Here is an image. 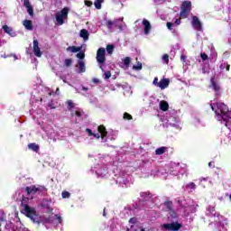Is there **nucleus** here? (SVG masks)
Segmentation results:
<instances>
[{
	"mask_svg": "<svg viewBox=\"0 0 231 231\" xmlns=\"http://www.w3.org/2000/svg\"><path fill=\"white\" fill-rule=\"evenodd\" d=\"M45 222H46V223H51V219L46 218V219H45Z\"/></svg>",
	"mask_w": 231,
	"mask_h": 231,
	"instance_id": "nucleus-60",
	"label": "nucleus"
},
{
	"mask_svg": "<svg viewBox=\"0 0 231 231\" xmlns=\"http://www.w3.org/2000/svg\"><path fill=\"white\" fill-rule=\"evenodd\" d=\"M69 12V9L68 7H64L60 12H59L56 14V21L58 24L61 26V24H64V19H68V14Z\"/></svg>",
	"mask_w": 231,
	"mask_h": 231,
	"instance_id": "nucleus-5",
	"label": "nucleus"
},
{
	"mask_svg": "<svg viewBox=\"0 0 231 231\" xmlns=\"http://www.w3.org/2000/svg\"><path fill=\"white\" fill-rule=\"evenodd\" d=\"M3 30L5 33H8V35L12 34L13 30L8 25H4Z\"/></svg>",
	"mask_w": 231,
	"mask_h": 231,
	"instance_id": "nucleus-28",
	"label": "nucleus"
},
{
	"mask_svg": "<svg viewBox=\"0 0 231 231\" xmlns=\"http://www.w3.org/2000/svg\"><path fill=\"white\" fill-rule=\"evenodd\" d=\"M222 120L225 122L226 127L231 129V116H226V118H222Z\"/></svg>",
	"mask_w": 231,
	"mask_h": 231,
	"instance_id": "nucleus-22",
	"label": "nucleus"
},
{
	"mask_svg": "<svg viewBox=\"0 0 231 231\" xmlns=\"http://www.w3.org/2000/svg\"><path fill=\"white\" fill-rule=\"evenodd\" d=\"M166 26H167L168 30H172V26H174V23H172L171 22H168L166 23Z\"/></svg>",
	"mask_w": 231,
	"mask_h": 231,
	"instance_id": "nucleus-45",
	"label": "nucleus"
},
{
	"mask_svg": "<svg viewBox=\"0 0 231 231\" xmlns=\"http://www.w3.org/2000/svg\"><path fill=\"white\" fill-rule=\"evenodd\" d=\"M175 24L180 25L181 24V18H178L175 20Z\"/></svg>",
	"mask_w": 231,
	"mask_h": 231,
	"instance_id": "nucleus-52",
	"label": "nucleus"
},
{
	"mask_svg": "<svg viewBox=\"0 0 231 231\" xmlns=\"http://www.w3.org/2000/svg\"><path fill=\"white\" fill-rule=\"evenodd\" d=\"M97 131L100 134H93L92 136H94V138H97V140L102 138V140H104V138H106V136H107V129H106V126L104 125H100L97 127Z\"/></svg>",
	"mask_w": 231,
	"mask_h": 231,
	"instance_id": "nucleus-7",
	"label": "nucleus"
},
{
	"mask_svg": "<svg viewBox=\"0 0 231 231\" xmlns=\"http://www.w3.org/2000/svg\"><path fill=\"white\" fill-rule=\"evenodd\" d=\"M226 64H227L226 62L220 64L219 69H225L226 68Z\"/></svg>",
	"mask_w": 231,
	"mask_h": 231,
	"instance_id": "nucleus-50",
	"label": "nucleus"
},
{
	"mask_svg": "<svg viewBox=\"0 0 231 231\" xmlns=\"http://www.w3.org/2000/svg\"><path fill=\"white\" fill-rule=\"evenodd\" d=\"M124 64L126 66V68H129V64H131V58L130 57H125L124 59Z\"/></svg>",
	"mask_w": 231,
	"mask_h": 231,
	"instance_id": "nucleus-32",
	"label": "nucleus"
},
{
	"mask_svg": "<svg viewBox=\"0 0 231 231\" xmlns=\"http://www.w3.org/2000/svg\"><path fill=\"white\" fill-rule=\"evenodd\" d=\"M23 26L26 28V30H33L32 20H24Z\"/></svg>",
	"mask_w": 231,
	"mask_h": 231,
	"instance_id": "nucleus-23",
	"label": "nucleus"
},
{
	"mask_svg": "<svg viewBox=\"0 0 231 231\" xmlns=\"http://www.w3.org/2000/svg\"><path fill=\"white\" fill-rule=\"evenodd\" d=\"M168 212L171 217H172V219H176V217H178V213H176V210H174V208L171 210H169Z\"/></svg>",
	"mask_w": 231,
	"mask_h": 231,
	"instance_id": "nucleus-29",
	"label": "nucleus"
},
{
	"mask_svg": "<svg viewBox=\"0 0 231 231\" xmlns=\"http://www.w3.org/2000/svg\"><path fill=\"white\" fill-rule=\"evenodd\" d=\"M140 196L142 198V199L140 201H149V199H151V198H152V194H151L149 191L146 192H141Z\"/></svg>",
	"mask_w": 231,
	"mask_h": 231,
	"instance_id": "nucleus-14",
	"label": "nucleus"
},
{
	"mask_svg": "<svg viewBox=\"0 0 231 231\" xmlns=\"http://www.w3.org/2000/svg\"><path fill=\"white\" fill-rule=\"evenodd\" d=\"M169 84H171V80H169V79L164 78L160 80L158 88H161L162 89H166V88H169Z\"/></svg>",
	"mask_w": 231,
	"mask_h": 231,
	"instance_id": "nucleus-12",
	"label": "nucleus"
},
{
	"mask_svg": "<svg viewBox=\"0 0 231 231\" xmlns=\"http://www.w3.org/2000/svg\"><path fill=\"white\" fill-rule=\"evenodd\" d=\"M162 60L165 62V64H169V54H163Z\"/></svg>",
	"mask_w": 231,
	"mask_h": 231,
	"instance_id": "nucleus-38",
	"label": "nucleus"
},
{
	"mask_svg": "<svg viewBox=\"0 0 231 231\" xmlns=\"http://www.w3.org/2000/svg\"><path fill=\"white\" fill-rule=\"evenodd\" d=\"M152 84H153V86H157V88H158V84H160V82H158V77H155L153 79Z\"/></svg>",
	"mask_w": 231,
	"mask_h": 231,
	"instance_id": "nucleus-47",
	"label": "nucleus"
},
{
	"mask_svg": "<svg viewBox=\"0 0 231 231\" xmlns=\"http://www.w3.org/2000/svg\"><path fill=\"white\" fill-rule=\"evenodd\" d=\"M217 107L220 113L217 114L220 118H226V116H231V111L228 110V106L225 105V103H218Z\"/></svg>",
	"mask_w": 231,
	"mask_h": 231,
	"instance_id": "nucleus-4",
	"label": "nucleus"
},
{
	"mask_svg": "<svg viewBox=\"0 0 231 231\" xmlns=\"http://www.w3.org/2000/svg\"><path fill=\"white\" fill-rule=\"evenodd\" d=\"M136 221H137L136 217H131L129 220V223L131 225H136Z\"/></svg>",
	"mask_w": 231,
	"mask_h": 231,
	"instance_id": "nucleus-46",
	"label": "nucleus"
},
{
	"mask_svg": "<svg viewBox=\"0 0 231 231\" xmlns=\"http://www.w3.org/2000/svg\"><path fill=\"white\" fill-rule=\"evenodd\" d=\"M160 109L161 111H169V103L167 101L162 100L160 102Z\"/></svg>",
	"mask_w": 231,
	"mask_h": 231,
	"instance_id": "nucleus-18",
	"label": "nucleus"
},
{
	"mask_svg": "<svg viewBox=\"0 0 231 231\" xmlns=\"http://www.w3.org/2000/svg\"><path fill=\"white\" fill-rule=\"evenodd\" d=\"M32 50L35 57H42V51H41V48L39 47V41L35 38L32 42Z\"/></svg>",
	"mask_w": 231,
	"mask_h": 231,
	"instance_id": "nucleus-9",
	"label": "nucleus"
},
{
	"mask_svg": "<svg viewBox=\"0 0 231 231\" xmlns=\"http://www.w3.org/2000/svg\"><path fill=\"white\" fill-rule=\"evenodd\" d=\"M54 217H56L58 223H60V224L62 223V217H60V215L56 214V215L54 216Z\"/></svg>",
	"mask_w": 231,
	"mask_h": 231,
	"instance_id": "nucleus-43",
	"label": "nucleus"
},
{
	"mask_svg": "<svg viewBox=\"0 0 231 231\" xmlns=\"http://www.w3.org/2000/svg\"><path fill=\"white\" fill-rule=\"evenodd\" d=\"M208 167H210L211 169H214V167H216L215 162H210L208 163Z\"/></svg>",
	"mask_w": 231,
	"mask_h": 231,
	"instance_id": "nucleus-53",
	"label": "nucleus"
},
{
	"mask_svg": "<svg viewBox=\"0 0 231 231\" xmlns=\"http://www.w3.org/2000/svg\"><path fill=\"white\" fill-rule=\"evenodd\" d=\"M124 120H133V116L131 114L125 112L123 116Z\"/></svg>",
	"mask_w": 231,
	"mask_h": 231,
	"instance_id": "nucleus-33",
	"label": "nucleus"
},
{
	"mask_svg": "<svg viewBox=\"0 0 231 231\" xmlns=\"http://www.w3.org/2000/svg\"><path fill=\"white\" fill-rule=\"evenodd\" d=\"M200 58L202 60H208V55H207V53H201Z\"/></svg>",
	"mask_w": 231,
	"mask_h": 231,
	"instance_id": "nucleus-42",
	"label": "nucleus"
},
{
	"mask_svg": "<svg viewBox=\"0 0 231 231\" xmlns=\"http://www.w3.org/2000/svg\"><path fill=\"white\" fill-rule=\"evenodd\" d=\"M113 24H115V23H113V21L108 20L106 22V27L108 28V30H111V28H113Z\"/></svg>",
	"mask_w": 231,
	"mask_h": 231,
	"instance_id": "nucleus-37",
	"label": "nucleus"
},
{
	"mask_svg": "<svg viewBox=\"0 0 231 231\" xmlns=\"http://www.w3.org/2000/svg\"><path fill=\"white\" fill-rule=\"evenodd\" d=\"M161 1H163V2L167 1L168 3H171V0H153V3L158 4V3H161Z\"/></svg>",
	"mask_w": 231,
	"mask_h": 231,
	"instance_id": "nucleus-56",
	"label": "nucleus"
},
{
	"mask_svg": "<svg viewBox=\"0 0 231 231\" xmlns=\"http://www.w3.org/2000/svg\"><path fill=\"white\" fill-rule=\"evenodd\" d=\"M141 231H145V229L143 227H140Z\"/></svg>",
	"mask_w": 231,
	"mask_h": 231,
	"instance_id": "nucleus-62",
	"label": "nucleus"
},
{
	"mask_svg": "<svg viewBox=\"0 0 231 231\" xmlns=\"http://www.w3.org/2000/svg\"><path fill=\"white\" fill-rule=\"evenodd\" d=\"M226 70L230 71V64L226 63Z\"/></svg>",
	"mask_w": 231,
	"mask_h": 231,
	"instance_id": "nucleus-57",
	"label": "nucleus"
},
{
	"mask_svg": "<svg viewBox=\"0 0 231 231\" xmlns=\"http://www.w3.org/2000/svg\"><path fill=\"white\" fill-rule=\"evenodd\" d=\"M51 201H50V200H48V199H45V200H43L42 201V208H46L47 210H48V208H50V203H51Z\"/></svg>",
	"mask_w": 231,
	"mask_h": 231,
	"instance_id": "nucleus-27",
	"label": "nucleus"
},
{
	"mask_svg": "<svg viewBox=\"0 0 231 231\" xmlns=\"http://www.w3.org/2000/svg\"><path fill=\"white\" fill-rule=\"evenodd\" d=\"M64 64L67 68H69L71 66V64H73V60L71 59H66L64 60Z\"/></svg>",
	"mask_w": 231,
	"mask_h": 231,
	"instance_id": "nucleus-31",
	"label": "nucleus"
},
{
	"mask_svg": "<svg viewBox=\"0 0 231 231\" xmlns=\"http://www.w3.org/2000/svg\"><path fill=\"white\" fill-rule=\"evenodd\" d=\"M164 152H167V147L166 146H162V147H159L155 150V154L157 156H162V154H164Z\"/></svg>",
	"mask_w": 231,
	"mask_h": 231,
	"instance_id": "nucleus-19",
	"label": "nucleus"
},
{
	"mask_svg": "<svg viewBox=\"0 0 231 231\" xmlns=\"http://www.w3.org/2000/svg\"><path fill=\"white\" fill-rule=\"evenodd\" d=\"M40 102L42 103V98L40 99Z\"/></svg>",
	"mask_w": 231,
	"mask_h": 231,
	"instance_id": "nucleus-63",
	"label": "nucleus"
},
{
	"mask_svg": "<svg viewBox=\"0 0 231 231\" xmlns=\"http://www.w3.org/2000/svg\"><path fill=\"white\" fill-rule=\"evenodd\" d=\"M22 214H24L26 217H29L32 223H37V225H41V221L37 220L35 217L37 216V211L35 210V208H32L28 205V198L23 197L22 202Z\"/></svg>",
	"mask_w": 231,
	"mask_h": 231,
	"instance_id": "nucleus-1",
	"label": "nucleus"
},
{
	"mask_svg": "<svg viewBox=\"0 0 231 231\" xmlns=\"http://www.w3.org/2000/svg\"><path fill=\"white\" fill-rule=\"evenodd\" d=\"M61 196H62V198H63L64 199H66L69 198V196H71V194H70L69 191H63V192L61 193Z\"/></svg>",
	"mask_w": 231,
	"mask_h": 231,
	"instance_id": "nucleus-35",
	"label": "nucleus"
},
{
	"mask_svg": "<svg viewBox=\"0 0 231 231\" xmlns=\"http://www.w3.org/2000/svg\"><path fill=\"white\" fill-rule=\"evenodd\" d=\"M51 212H53V208L50 206L49 208H47V214H51Z\"/></svg>",
	"mask_w": 231,
	"mask_h": 231,
	"instance_id": "nucleus-55",
	"label": "nucleus"
},
{
	"mask_svg": "<svg viewBox=\"0 0 231 231\" xmlns=\"http://www.w3.org/2000/svg\"><path fill=\"white\" fill-rule=\"evenodd\" d=\"M229 199L231 200V194H230V196H229Z\"/></svg>",
	"mask_w": 231,
	"mask_h": 231,
	"instance_id": "nucleus-64",
	"label": "nucleus"
},
{
	"mask_svg": "<svg viewBox=\"0 0 231 231\" xmlns=\"http://www.w3.org/2000/svg\"><path fill=\"white\" fill-rule=\"evenodd\" d=\"M164 207L166 208V212H169V210H172L174 204L172 203V200H166L164 201Z\"/></svg>",
	"mask_w": 231,
	"mask_h": 231,
	"instance_id": "nucleus-20",
	"label": "nucleus"
},
{
	"mask_svg": "<svg viewBox=\"0 0 231 231\" xmlns=\"http://www.w3.org/2000/svg\"><path fill=\"white\" fill-rule=\"evenodd\" d=\"M76 57H77L78 59H80L79 60H84V58L86 57V54H85L84 52H79V53L76 55Z\"/></svg>",
	"mask_w": 231,
	"mask_h": 231,
	"instance_id": "nucleus-36",
	"label": "nucleus"
},
{
	"mask_svg": "<svg viewBox=\"0 0 231 231\" xmlns=\"http://www.w3.org/2000/svg\"><path fill=\"white\" fill-rule=\"evenodd\" d=\"M82 47L70 46L67 48V51H71L72 53H78V51H81Z\"/></svg>",
	"mask_w": 231,
	"mask_h": 231,
	"instance_id": "nucleus-21",
	"label": "nucleus"
},
{
	"mask_svg": "<svg viewBox=\"0 0 231 231\" xmlns=\"http://www.w3.org/2000/svg\"><path fill=\"white\" fill-rule=\"evenodd\" d=\"M191 24L195 30H198V32H201V30H203V25L201 24V22L198 16H192Z\"/></svg>",
	"mask_w": 231,
	"mask_h": 231,
	"instance_id": "nucleus-10",
	"label": "nucleus"
},
{
	"mask_svg": "<svg viewBox=\"0 0 231 231\" xmlns=\"http://www.w3.org/2000/svg\"><path fill=\"white\" fill-rule=\"evenodd\" d=\"M67 104H68L69 109H73V107H75V104L71 100H68Z\"/></svg>",
	"mask_w": 231,
	"mask_h": 231,
	"instance_id": "nucleus-39",
	"label": "nucleus"
},
{
	"mask_svg": "<svg viewBox=\"0 0 231 231\" xmlns=\"http://www.w3.org/2000/svg\"><path fill=\"white\" fill-rule=\"evenodd\" d=\"M0 221H5V218L3 217H1Z\"/></svg>",
	"mask_w": 231,
	"mask_h": 231,
	"instance_id": "nucleus-61",
	"label": "nucleus"
},
{
	"mask_svg": "<svg viewBox=\"0 0 231 231\" xmlns=\"http://www.w3.org/2000/svg\"><path fill=\"white\" fill-rule=\"evenodd\" d=\"M84 3L86 6H88V7L93 6V2H91L90 0H85Z\"/></svg>",
	"mask_w": 231,
	"mask_h": 231,
	"instance_id": "nucleus-40",
	"label": "nucleus"
},
{
	"mask_svg": "<svg viewBox=\"0 0 231 231\" xmlns=\"http://www.w3.org/2000/svg\"><path fill=\"white\" fill-rule=\"evenodd\" d=\"M186 189H190L191 190H196V184L194 182H189L186 185Z\"/></svg>",
	"mask_w": 231,
	"mask_h": 231,
	"instance_id": "nucleus-30",
	"label": "nucleus"
},
{
	"mask_svg": "<svg viewBox=\"0 0 231 231\" xmlns=\"http://www.w3.org/2000/svg\"><path fill=\"white\" fill-rule=\"evenodd\" d=\"M92 82H93L94 84H100V79H97V78H94V79H92Z\"/></svg>",
	"mask_w": 231,
	"mask_h": 231,
	"instance_id": "nucleus-49",
	"label": "nucleus"
},
{
	"mask_svg": "<svg viewBox=\"0 0 231 231\" xmlns=\"http://www.w3.org/2000/svg\"><path fill=\"white\" fill-rule=\"evenodd\" d=\"M25 192H27V196H30V194L35 196V194H37V186L32 185L30 187H25Z\"/></svg>",
	"mask_w": 231,
	"mask_h": 231,
	"instance_id": "nucleus-13",
	"label": "nucleus"
},
{
	"mask_svg": "<svg viewBox=\"0 0 231 231\" xmlns=\"http://www.w3.org/2000/svg\"><path fill=\"white\" fill-rule=\"evenodd\" d=\"M192 11V2L184 1L180 5V19H187L189 15H190V12Z\"/></svg>",
	"mask_w": 231,
	"mask_h": 231,
	"instance_id": "nucleus-2",
	"label": "nucleus"
},
{
	"mask_svg": "<svg viewBox=\"0 0 231 231\" xmlns=\"http://www.w3.org/2000/svg\"><path fill=\"white\" fill-rule=\"evenodd\" d=\"M79 37H81V39H83L84 41H88L89 40V32H88V30H86V29H82L79 32Z\"/></svg>",
	"mask_w": 231,
	"mask_h": 231,
	"instance_id": "nucleus-17",
	"label": "nucleus"
},
{
	"mask_svg": "<svg viewBox=\"0 0 231 231\" xmlns=\"http://www.w3.org/2000/svg\"><path fill=\"white\" fill-rule=\"evenodd\" d=\"M28 149L33 151L34 152H39V146L35 143H32L28 144Z\"/></svg>",
	"mask_w": 231,
	"mask_h": 231,
	"instance_id": "nucleus-24",
	"label": "nucleus"
},
{
	"mask_svg": "<svg viewBox=\"0 0 231 231\" xmlns=\"http://www.w3.org/2000/svg\"><path fill=\"white\" fill-rule=\"evenodd\" d=\"M75 115H76V116L80 117V116H82V112L77 110V111L75 112Z\"/></svg>",
	"mask_w": 231,
	"mask_h": 231,
	"instance_id": "nucleus-54",
	"label": "nucleus"
},
{
	"mask_svg": "<svg viewBox=\"0 0 231 231\" xmlns=\"http://www.w3.org/2000/svg\"><path fill=\"white\" fill-rule=\"evenodd\" d=\"M86 133H88V136H93V134H94L93 131L89 128L86 129Z\"/></svg>",
	"mask_w": 231,
	"mask_h": 231,
	"instance_id": "nucleus-48",
	"label": "nucleus"
},
{
	"mask_svg": "<svg viewBox=\"0 0 231 231\" xmlns=\"http://www.w3.org/2000/svg\"><path fill=\"white\" fill-rule=\"evenodd\" d=\"M182 225L179 222H171L161 225V230L162 231H180L181 230Z\"/></svg>",
	"mask_w": 231,
	"mask_h": 231,
	"instance_id": "nucleus-3",
	"label": "nucleus"
},
{
	"mask_svg": "<svg viewBox=\"0 0 231 231\" xmlns=\"http://www.w3.org/2000/svg\"><path fill=\"white\" fill-rule=\"evenodd\" d=\"M111 79V71H106L105 72V79L107 80Z\"/></svg>",
	"mask_w": 231,
	"mask_h": 231,
	"instance_id": "nucleus-41",
	"label": "nucleus"
},
{
	"mask_svg": "<svg viewBox=\"0 0 231 231\" xmlns=\"http://www.w3.org/2000/svg\"><path fill=\"white\" fill-rule=\"evenodd\" d=\"M98 64H100V69H104L102 66L106 64V49L105 48H99L97 51V57H96Z\"/></svg>",
	"mask_w": 231,
	"mask_h": 231,
	"instance_id": "nucleus-6",
	"label": "nucleus"
},
{
	"mask_svg": "<svg viewBox=\"0 0 231 231\" xmlns=\"http://www.w3.org/2000/svg\"><path fill=\"white\" fill-rule=\"evenodd\" d=\"M180 60H181L182 62H187V56L181 55V56H180Z\"/></svg>",
	"mask_w": 231,
	"mask_h": 231,
	"instance_id": "nucleus-51",
	"label": "nucleus"
},
{
	"mask_svg": "<svg viewBox=\"0 0 231 231\" xmlns=\"http://www.w3.org/2000/svg\"><path fill=\"white\" fill-rule=\"evenodd\" d=\"M114 51H115V45H113V44L106 45V51H107L108 55H113Z\"/></svg>",
	"mask_w": 231,
	"mask_h": 231,
	"instance_id": "nucleus-26",
	"label": "nucleus"
},
{
	"mask_svg": "<svg viewBox=\"0 0 231 231\" xmlns=\"http://www.w3.org/2000/svg\"><path fill=\"white\" fill-rule=\"evenodd\" d=\"M211 88L214 89L217 97H221V86L216 81V77L210 79Z\"/></svg>",
	"mask_w": 231,
	"mask_h": 231,
	"instance_id": "nucleus-8",
	"label": "nucleus"
},
{
	"mask_svg": "<svg viewBox=\"0 0 231 231\" xmlns=\"http://www.w3.org/2000/svg\"><path fill=\"white\" fill-rule=\"evenodd\" d=\"M49 107H51V109H55V106H53L51 103L49 104Z\"/></svg>",
	"mask_w": 231,
	"mask_h": 231,
	"instance_id": "nucleus-58",
	"label": "nucleus"
},
{
	"mask_svg": "<svg viewBox=\"0 0 231 231\" xmlns=\"http://www.w3.org/2000/svg\"><path fill=\"white\" fill-rule=\"evenodd\" d=\"M133 69H136L137 71L140 70V69H142V63H138L137 66H136V65H134V66H133Z\"/></svg>",
	"mask_w": 231,
	"mask_h": 231,
	"instance_id": "nucleus-44",
	"label": "nucleus"
},
{
	"mask_svg": "<svg viewBox=\"0 0 231 231\" xmlns=\"http://www.w3.org/2000/svg\"><path fill=\"white\" fill-rule=\"evenodd\" d=\"M37 194H42V192H48V189H46L44 186H36Z\"/></svg>",
	"mask_w": 231,
	"mask_h": 231,
	"instance_id": "nucleus-25",
	"label": "nucleus"
},
{
	"mask_svg": "<svg viewBox=\"0 0 231 231\" xmlns=\"http://www.w3.org/2000/svg\"><path fill=\"white\" fill-rule=\"evenodd\" d=\"M23 5L27 8V12L31 17H33V6L30 3V0H23Z\"/></svg>",
	"mask_w": 231,
	"mask_h": 231,
	"instance_id": "nucleus-11",
	"label": "nucleus"
},
{
	"mask_svg": "<svg viewBox=\"0 0 231 231\" xmlns=\"http://www.w3.org/2000/svg\"><path fill=\"white\" fill-rule=\"evenodd\" d=\"M143 24L144 26V34L149 35L151 32V23L148 20H143Z\"/></svg>",
	"mask_w": 231,
	"mask_h": 231,
	"instance_id": "nucleus-15",
	"label": "nucleus"
},
{
	"mask_svg": "<svg viewBox=\"0 0 231 231\" xmlns=\"http://www.w3.org/2000/svg\"><path fill=\"white\" fill-rule=\"evenodd\" d=\"M89 88H86V87H82V91H88Z\"/></svg>",
	"mask_w": 231,
	"mask_h": 231,
	"instance_id": "nucleus-59",
	"label": "nucleus"
},
{
	"mask_svg": "<svg viewBox=\"0 0 231 231\" xmlns=\"http://www.w3.org/2000/svg\"><path fill=\"white\" fill-rule=\"evenodd\" d=\"M78 67H79V73H86V63L84 62V60H79Z\"/></svg>",
	"mask_w": 231,
	"mask_h": 231,
	"instance_id": "nucleus-16",
	"label": "nucleus"
},
{
	"mask_svg": "<svg viewBox=\"0 0 231 231\" xmlns=\"http://www.w3.org/2000/svg\"><path fill=\"white\" fill-rule=\"evenodd\" d=\"M94 5L97 10H100L102 8V2H98L97 0H96Z\"/></svg>",
	"mask_w": 231,
	"mask_h": 231,
	"instance_id": "nucleus-34",
	"label": "nucleus"
}]
</instances>
